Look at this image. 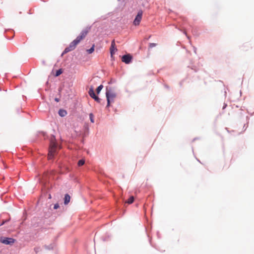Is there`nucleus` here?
<instances>
[{
	"instance_id": "obj_4",
	"label": "nucleus",
	"mask_w": 254,
	"mask_h": 254,
	"mask_svg": "<svg viewBox=\"0 0 254 254\" xmlns=\"http://www.w3.org/2000/svg\"><path fill=\"white\" fill-rule=\"evenodd\" d=\"M142 14H143V11L142 10H139L138 11V13H137V15L136 16L134 21H133V24L135 25V26H137V25H139V24H140V22L141 20V19H142Z\"/></svg>"
},
{
	"instance_id": "obj_23",
	"label": "nucleus",
	"mask_w": 254,
	"mask_h": 254,
	"mask_svg": "<svg viewBox=\"0 0 254 254\" xmlns=\"http://www.w3.org/2000/svg\"><path fill=\"white\" fill-rule=\"evenodd\" d=\"M4 222L3 221L2 223H0V226L3 225L4 224Z\"/></svg>"
},
{
	"instance_id": "obj_6",
	"label": "nucleus",
	"mask_w": 254,
	"mask_h": 254,
	"mask_svg": "<svg viewBox=\"0 0 254 254\" xmlns=\"http://www.w3.org/2000/svg\"><path fill=\"white\" fill-rule=\"evenodd\" d=\"M88 94L90 95V96L92 98L94 99L95 101H96L97 102H100V99L95 95L94 91V88L93 87H91L90 88L89 90L88 91Z\"/></svg>"
},
{
	"instance_id": "obj_15",
	"label": "nucleus",
	"mask_w": 254,
	"mask_h": 254,
	"mask_svg": "<svg viewBox=\"0 0 254 254\" xmlns=\"http://www.w3.org/2000/svg\"><path fill=\"white\" fill-rule=\"evenodd\" d=\"M63 73V70L62 69H60L58 70H57L56 71V74H55V76H59L60 74H61L62 73Z\"/></svg>"
},
{
	"instance_id": "obj_20",
	"label": "nucleus",
	"mask_w": 254,
	"mask_h": 254,
	"mask_svg": "<svg viewBox=\"0 0 254 254\" xmlns=\"http://www.w3.org/2000/svg\"><path fill=\"white\" fill-rule=\"evenodd\" d=\"M59 207V205L58 203H56L54 205V208L55 209H58Z\"/></svg>"
},
{
	"instance_id": "obj_17",
	"label": "nucleus",
	"mask_w": 254,
	"mask_h": 254,
	"mask_svg": "<svg viewBox=\"0 0 254 254\" xmlns=\"http://www.w3.org/2000/svg\"><path fill=\"white\" fill-rule=\"evenodd\" d=\"M94 51V45H93L92 47L87 50V52L89 53V54H91Z\"/></svg>"
},
{
	"instance_id": "obj_5",
	"label": "nucleus",
	"mask_w": 254,
	"mask_h": 254,
	"mask_svg": "<svg viewBox=\"0 0 254 254\" xmlns=\"http://www.w3.org/2000/svg\"><path fill=\"white\" fill-rule=\"evenodd\" d=\"M88 94L90 95V96L92 98L94 99L95 101H96L97 102H100V99L95 95L94 91V88L93 87H91L90 88L89 90L88 91Z\"/></svg>"
},
{
	"instance_id": "obj_21",
	"label": "nucleus",
	"mask_w": 254,
	"mask_h": 254,
	"mask_svg": "<svg viewBox=\"0 0 254 254\" xmlns=\"http://www.w3.org/2000/svg\"><path fill=\"white\" fill-rule=\"evenodd\" d=\"M34 251H35L36 253H37L40 251V248H36L34 249Z\"/></svg>"
},
{
	"instance_id": "obj_12",
	"label": "nucleus",
	"mask_w": 254,
	"mask_h": 254,
	"mask_svg": "<svg viewBox=\"0 0 254 254\" xmlns=\"http://www.w3.org/2000/svg\"><path fill=\"white\" fill-rule=\"evenodd\" d=\"M59 114L61 117H64L66 115L67 112L65 110L60 109L59 111Z\"/></svg>"
},
{
	"instance_id": "obj_10",
	"label": "nucleus",
	"mask_w": 254,
	"mask_h": 254,
	"mask_svg": "<svg viewBox=\"0 0 254 254\" xmlns=\"http://www.w3.org/2000/svg\"><path fill=\"white\" fill-rule=\"evenodd\" d=\"M115 46H116L115 42V40H113L112 41L111 46V47L110 49V53H111L112 57L115 54V52H116L117 51V49L116 48Z\"/></svg>"
},
{
	"instance_id": "obj_3",
	"label": "nucleus",
	"mask_w": 254,
	"mask_h": 254,
	"mask_svg": "<svg viewBox=\"0 0 254 254\" xmlns=\"http://www.w3.org/2000/svg\"><path fill=\"white\" fill-rule=\"evenodd\" d=\"M57 143L54 139H51L48 153V159H52L56 152Z\"/></svg>"
},
{
	"instance_id": "obj_13",
	"label": "nucleus",
	"mask_w": 254,
	"mask_h": 254,
	"mask_svg": "<svg viewBox=\"0 0 254 254\" xmlns=\"http://www.w3.org/2000/svg\"><path fill=\"white\" fill-rule=\"evenodd\" d=\"M134 201V197L133 196H131L126 201V203L128 204H131Z\"/></svg>"
},
{
	"instance_id": "obj_19",
	"label": "nucleus",
	"mask_w": 254,
	"mask_h": 254,
	"mask_svg": "<svg viewBox=\"0 0 254 254\" xmlns=\"http://www.w3.org/2000/svg\"><path fill=\"white\" fill-rule=\"evenodd\" d=\"M156 45V44L155 43H150L149 47L150 48H152L153 47H155Z\"/></svg>"
},
{
	"instance_id": "obj_2",
	"label": "nucleus",
	"mask_w": 254,
	"mask_h": 254,
	"mask_svg": "<svg viewBox=\"0 0 254 254\" xmlns=\"http://www.w3.org/2000/svg\"><path fill=\"white\" fill-rule=\"evenodd\" d=\"M106 96L107 100V107H109L111 103L113 102L116 98L117 93L115 90L111 87H107Z\"/></svg>"
},
{
	"instance_id": "obj_9",
	"label": "nucleus",
	"mask_w": 254,
	"mask_h": 254,
	"mask_svg": "<svg viewBox=\"0 0 254 254\" xmlns=\"http://www.w3.org/2000/svg\"><path fill=\"white\" fill-rule=\"evenodd\" d=\"M131 59V56H130L129 54H127L123 56L122 61L123 62H124L127 64H128L130 63Z\"/></svg>"
},
{
	"instance_id": "obj_16",
	"label": "nucleus",
	"mask_w": 254,
	"mask_h": 254,
	"mask_svg": "<svg viewBox=\"0 0 254 254\" xmlns=\"http://www.w3.org/2000/svg\"><path fill=\"white\" fill-rule=\"evenodd\" d=\"M84 163H85V161L83 159H81V160L78 161V165L79 166H81L83 165H84Z\"/></svg>"
},
{
	"instance_id": "obj_14",
	"label": "nucleus",
	"mask_w": 254,
	"mask_h": 254,
	"mask_svg": "<svg viewBox=\"0 0 254 254\" xmlns=\"http://www.w3.org/2000/svg\"><path fill=\"white\" fill-rule=\"evenodd\" d=\"M103 88V86L102 85H100V86H99L96 89L97 93L99 94V93L100 92L101 90Z\"/></svg>"
},
{
	"instance_id": "obj_11",
	"label": "nucleus",
	"mask_w": 254,
	"mask_h": 254,
	"mask_svg": "<svg viewBox=\"0 0 254 254\" xmlns=\"http://www.w3.org/2000/svg\"><path fill=\"white\" fill-rule=\"evenodd\" d=\"M70 200V196L68 194H65L64 198V203L65 205L67 204Z\"/></svg>"
},
{
	"instance_id": "obj_22",
	"label": "nucleus",
	"mask_w": 254,
	"mask_h": 254,
	"mask_svg": "<svg viewBox=\"0 0 254 254\" xmlns=\"http://www.w3.org/2000/svg\"><path fill=\"white\" fill-rule=\"evenodd\" d=\"M55 100L57 102L59 101V99L58 98H55Z\"/></svg>"
},
{
	"instance_id": "obj_7",
	"label": "nucleus",
	"mask_w": 254,
	"mask_h": 254,
	"mask_svg": "<svg viewBox=\"0 0 254 254\" xmlns=\"http://www.w3.org/2000/svg\"><path fill=\"white\" fill-rule=\"evenodd\" d=\"M88 94L90 95V96L92 98L94 99L95 101H96L97 102H100V99L95 95L94 91V88L93 87H91L90 88L89 90L88 91Z\"/></svg>"
},
{
	"instance_id": "obj_8",
	"label": "nucleus",
	"mask_w": 254,
	"mask_h": 254,
	"mask_svg": "<svg viewBox=\"0 0 254 254\" xmlns=\"http://www.w3.org/2000/svg\"><path fill=\"white\" fill-rule=\"evenodd\" d=\"M15 241V240L11 238H3L0 239V242L5 245H12Z\"/></svg>"
},
{
	"instance_id": "obj_1",
	"label": "nucleus",
	"mask_w": 254,
	"mask_h": 254,
	"mask_svg": "<svg viewBox=\"0 0 254 254\" xmlns=\"http://www.w3.org/2000/svg\"><path fill=\"white\" fill-rule=\"evenodd\" d=\"M89 30L87 28L82 30L80 33L79 35L78 36L75 40H74L72 42L70 43L68 47H66L64 49L63 54H65L73 50L76 48V46L80 42V41L85 38Z\"/></svg>"
},
{
	"instance_id": "obj_18",
	"label": "nucleus",
	"mask_w": 254,
	"mask_h": 254,
	"mask_svg": "<svg viewBox=\"0 0 254 254\" xmlns=\"http://www.w3.org/2000/svg\"><path fill=\"white\" fill-rule=\"evenodd\" d=\"M89 117H90V120L91 122L92 123H94V115L92 113H90L89 114Z\"/></svg>"
}]
</instances>
